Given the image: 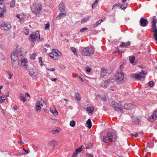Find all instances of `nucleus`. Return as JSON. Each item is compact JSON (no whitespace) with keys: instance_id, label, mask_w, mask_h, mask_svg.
<instances>
[{"instance_id":"34","label":"nucleus","mask_w":157,"mask_h":157,"mask_svg":"<svg viewBox=\"0 0 157 157\" xmlns=\"http://www.w3.org/2000/svg\"><path fill=\"white\" fill-rule=\"evenodd\" d=\"M29 29L26 27H25L24 28L23 32L26 35H28L29 33Z\"/></svg>"},{"instance_id":"42","label":"nucleus","mask_w":157,"mask_h":157,"mask_svg":"<svg viewBox=\"0 0 157 157\" xmlns=\"http://www.w3.org/2000/svg\"><path fill=\"white\" fill-rule=\"evenodd\" d=\"M127 6V4H122L120 6L121 8L122 9H125Z\"/></svg>"},{"instance_id":"8","label":"nucleus","mask_w":157,"mask_h":157,"mask_svg":"<svg viewBox=\"0 0 157 157\" xmlns=\"http://www.w3.org/2000/svg\"><path fill=\"white\" fill-rule=\"evenodd\" d=\"M1 26L3 28V29L6 30H9L12 28L11 25L9 22L2 21L1 23Z\"/></svg>"},{"instance_id":"47","label":"nucleus","mask_w":157,"mask_h":157,"mask_svg":"<svg viewBox=\"0 0 157 157\" xmlns=\"http://www.w3.org/2000/svg\"><path fill=\"white\" fill-rule=\"evenodd\" d=\"M36 53H33V54H32L30 56V58L31 59H34L35 57V56H36Z\"/></svg>"},{"instance_id":"32","label":"nucleus","mask_w":157,"mask_h":157,"mask_svg":"<svg viewBox=\"0 0 157 157\" xmlns=\"http://www.w3.org/2000/svg\"><path fill=\"white\" fill-rule=\"evenodd\" d=\"M6 97L3 95L0 97V103H2L6 99Z\"/></svg>"},{"instance_id":"24","label":"nucleus","mask_w":157,"mask_h":157,"mask_svg":"<svg viewBox=\"0 0 157 157\" xmlns=\"http://www.w3.org/2000/svg\"><path fill=\"white\" fill-rule=\"evenodd\" d=\"M29 75L31 77H36L37 75V73L33 70H31L29 71Z\"/></svg>"},{"instance_id":"46","label":"nucleus","mask_w":157,"mask_h":157,"mask_svg":"<svg viewBox=\"0 0 157 157\" xmlns=\"http://www.w3.org/2000/svg\"><path fill=\"white\" fill-rule=\"evenodd\" d=\"M88 30V28L86 27L83 28L82 29H80V32L82 33L84 32L85 31H86Z\"/></svg>"},{"instance_id":"28","label":"nucleus","mask_w":157,"mask_h":157,"mask_svg":"<svg viewBox=\"0 0 157 157\" xmlns=\"http://www.w3.org/2000/svg\"><path fill=\"white\" fill-rule=\"evenodd\" d=\"M130 44V42L128 41L126 43L122 42L120 46L121 47H127L129 46Z\"/></svg>"},{"instance_id":"51","label":"nucleus","mask_w":157,"mask_h":157,"mask_svg":"<svg viewBox=\"0 0 157 157\" xmlns=\"http://www.w3.org/2000/svg\"><path fill=\"white\" fill-rule=\"evenodd\" d=\"M86 156L88 157H93V155L92 154L89 153H86Z\"/></svg>"},{"instance_id":"59","label":"nucleus","mask_w":157,"mask_h":157,"mask_svg":"<svg viewBox=\"0 0 157 157\" xmlns=\"http://www.w3.org/2000/svg\"><path fill=\"white\" fill-rule=\"evenodd\" d=\"M47 51V49L46 48H44L42 50V52H46Z\"/></svg>"},{"instance_id":"25","label":"nucleus","mask_w":157,"mask_h":157,"mask_svg":"<svg viewBox=\"0 0 157 157\" xmlns=\"http://www.w3.org/2000/svg\"><path fill=\"white\" fill-rule=\"evenodd\" d=\"M86 110L89 113H92L94 110L93 107H88L86 108Z\"/></svg>"},{"instance_id":"13","label":"nucleus","mask_w":157,"mask_h":157,"mask_svg":"<svg viewBox=\"0 0 157 157\" xmlns=\"http://www.w3.org/2000/svg\"><path fill=\"white\" fill-rule=\"evenodd\" d=\"M157 117V111H155L149 117L148 121L150 122H153Z\"/></svg>"},{"instance_id":"18","label":"nucleus","mask_w":157,"mask_h":157,"mask_svg":"<svg viewBox=\"0 0 157 157\" xmlns=\"http://www.w3.org/2000/svg\"><path fill=\"white\" fill-rule=\"evenodd\" d=\"M50 111L51 113L53 114L54 115L56 116L58 114V112L54 107H51Z\"/></svg>"},{"instance_id":"29","label":"nucleus","mask_w":157,"mask_h":157,"mask_svg":"<svg viewBox=\"0 0 157 157\" xmlns=\"http://www.w3.org/2000/svg\"><path fill=\"white\" fill-rule=\"evenodd\" d=\"M132 105L131 104H125L124 105V108L126 109H129L132 107Z\"/></svg>"},{"instance_id":"23","label":"nucleus","mask_w":157,"mask_h":157,"mask_svg":"<svg viewBox=\"0 0 157 157\" xmlns=\"http://www.w3.org/2000/svg\"><path fill=\"white\" fill-rule=\"evenodd\" d=\"M90 18L89 16H88L86 17H84L81 20V22L82 23H86L87 21L89 20Z\"/></svg>"},{"instance_id":"33","label":"nucleus","mask_w":157,"mask_h":157,"mask_svg":"<svg viewBox=\"0 0 157 157\" xmlns=\"http://www.w3.org/2000/svg\"><path fill=\"white\" fill-rule=\"evenodd\" d=\"M56 141L54 140H52L49 141V144L51 146H55L56 145Z\"/></svg>"},{"instance_id":"61","label":"nucleus","mask_w":157,"mask_h":157,"mask_svg":"<svg viewBox=\"0 0 157 157\" xmlns=\"http://www.w3.org/2000/svg\"><path fill=\"white\" fill-rule=\"evenodd\" d=\"M18 143L19 144H20L21 145L24 144V143L21 140H20L19 142H18Z\"/></svg>"},{"instance_id":"60","label":"nucleus","mask_w":157,"mask_h":157,"mask_svg":"<svg viewBox=\"0 0 157 157\" xmlns=\"http://www.w3.org/2000/svg\"><path fill=\"white\" fill-rule=\"evenodd\" d=\"M9 92H7L6 95V96L5 95V97H6V98L7 97H8L9 96Z\"/></svg>"},{"instance_id":"38","label":"nucleus","mask_w":157,"mask_h":157,"mask_svg":"<svg viewBox=\"0 0 157 157\" xmlns=\"http://www.w3.org/2000/svg\"><path fill=\"white\" fill-rule=\"evenodd\" d=\"M82 147L83 148V146H81L80 147H79L76 150V151L78 153L80 152L82 150Z\"/></svg>"},{"instance_id":"4","label":"nucleus","mask_w":157,"mask_h":157,"mask_svg":"<svg viewBox=\"0 0 157 157\" xmlns=\"http://www.w3.org/2000/svg\"><path fill=\"white\" fill-rule=\"evenodd\" d=\"M113 79H109L101 83V86L103 87H106L108 89H113L114 88V82Z\"/></svg>"},{"instance_id":"20","label":"nucleus","mask_w":157,"mask_h":157,"mask_svg":"<svg viewBox=\"0 0 157 157\" xmlns=\"http://www.w3.org/2000/svg\"><path fill=\"white\" fill-rule=\"evenodd\" d=\"M64 3H61L59 4V10L61 12L65 11V8L64 7Z\"/></svg>"},{"instance_id":"1","label":"nucleus","mask_w":157,"mask_h":157,"mask_svg":"<svg viewBox=\"0 0 157 157\" xmlns=\"http://www.w3.org/2000/svg\"><path fill=\"white\" fill-rule=\"evenodd\" d=\"M24 54L22 52L20 49H17V48L11 54L10 57L11 60H19V56H23Z\"/></svg>"},{"instance_id":"7","label":"nucleus","mask_w":157,"mask_h":157,"mask_svg":"<svg viewBox=\"0 0 157 157\" xmlns=\"http://www.w3.org/2000/svg\"><path fill=\"white\" fill-rule=\"evenodd\" d=\"M124 77V75L122 72H118L113 77V80L116 82H120L123 80Z\"/></svg>"},{"instance_id":"58","label":"nucleus","mask_w":157,"mask_h":157,"mask_svg":"<svg viewBox=\"0 0 157 157\" xmlns=\"http://www.w3.org/2000/svg\"><path fill=\"white\" fill-rule=\"evenodd\" d=\"M23 150L25 151V152L27 153V154H28L29 153V152H30V151L29 150H26L24 148H23Z\"/></svg>"},{"instance_id":"36","label":"nucleus","mask_w":157,"mask_h":157,"mask_svg":"<svg viewBox=\"0 0 157 157\" xmlns=\"http://www.w3.org/2000/svg\"><path fill=\"white\" fill-rule=\"evenodd\" d=\"M135 59V57L134 56H132L129 57V60L131 63H133Z\"/></svg>"},{"instance_id":"57","label":"nucleus","mask_w":157,"mask_h":157,"mask_svg":"<svg viewBox=\"0 0 157 157\" xmlns=\"http://www.w3.org/2000/svg\"><path fill=\"white\" fill-rule=\"evenodd\" d=\"M101 99L104 101H105L106 100V98L105 96L101 97Z\"/></svg>"},{"instance_id":"40","label":"nucleus","mask_w":157,"mask_h":157,"mask_svg":"<svg viewBox=\"0 0 157 157\" xmlns=\"http://www.w3.org/2000/svg\"><path fill=\"white\" fill-rule=\"evenodd\" d=\"M71 50L75 55H77L76 49L74 47L71 48Z\"/></svg>"},{"instance_id":"22","label":"nucleus","mask_w":157,"mask_h":157,"mask_svg":"<svg viewBox=\"0 0 157 157\" xmlns=\"http://www.w3.org/2000/svg\"><path fill=\"white\" fill-rule=\"evenodd\" d=\"M101 76L102 77H103L105 75V74H106L107 73V70L105 68H102L101 70Z\"/></svg>"},{"instance_id":"5","label":"nucleus","mask_w":157,"mask_h":157,"mask_svg":"<svg viewBox=\"0 0 157 157\" xmlns=\"http://www.w3.org/2000/svg\"><path fill=\"white\" fill-rule=\"evenodd\" d=\"M40 40V34L39 31H36L34 34H31L29 36V40L34 42L36 39Z\"/></svg>"},{"instance_id":"19","label":"nucleus","mask_w":157,"mask_h":157,"mask_svg":"<svg viewBox=\"0 0 157 157\" xmlns=\"http://www.w3.org/2000/svg\"><path fill=\"white\" fill-rule=\"evenodd\" d=\"M107 135L109 138L110 141L114 142L115 141V139L113 138V136L111 133L108 132L107 133Z\"/></svg>"},{"instance_id":"17","label":"nucleus","mask_w":157,"mask_h":157,"mask_svg":"<svg viewBox=\"0 0 157 157\" xmlns=\"http://www.w3.org/2000/svg\"><path fill=\"white\" fill-rule=\"evenodd\" d=\"M151 31L153 33V36L155 40L157 41V28L151 29Z\"/></svg>"},{"instance_id":"35","label":"nucleus","mask_w":157,"mask_h":157,"mask_svg":"<svg viewBox=\"0 0 157 157\" xmlns=\"http://www.w3.org/2000/svg\"><path fill=\"white\" fill-rule=\"evenodd\" d=\"M15 1L12 0L10 3V6L11 8L14 7L15 6Z\"/></svg>"},{"instance_id":"45","label":"nucleus","mask_w":157,"mask_h":157,"mask_svg":"<svg viewBox=\"0 0 157 157\" xmlns=\"http://www.w3.org/2000/svg\"><path fill=\"white\" fill-rule=\"evenodd\" d=\"M52 132L53 134H55L58 133L59 132V130L56 129L54 130H52Z\"/></svg>"},{"instance_id":"39","label":"nucleus","mask_w":157,"mask_h":157,"mask_svg":"<svg viewBox=\"0 0 157 157\" xmlns=\"http://www.w3.org/2000/svg\"><path fill=\"white\" fill-rule=\"evenodd\" d=\"M70 125L72 127H74L75 125V121H71L70 123Z\"/></svg>"},{"instance_id":"30","label":"nucleus","mask_w":157,"mask_h":157,"mask_svg":"<svg viewBox=\"0 0 157 157\" xmlns=\"http://www.w3.org/2000/svg\"><path fill=\"white\" fill-rule=\"evenodd\" d=\"M66 13H60L59 15H58L56 17V19L57 20H59L60 19L61 17L63 15H64V16H66Z\"/></svg>"},{"instance_id":"52","label":"nucleus","mask_w":157,"mask_h":157,"mask_svg":"<svg viewBox=\"0 0 157 157\" xmlns=\"http://www.w3.org/2000/svg\"><path fill=\"white\" fill-rule=\"evenodd\" d=\"M131 136H134L136 138L138 136V133H136L135 134H134L133 133H132L131 134Z\"/></svg>"},{"instance_id":"16","label":"nucleus","mask_w":157,"mask_h":157,"mask_svg":"<svg viewBox=\"0 0 157 157\" xmlns=\"http://www.w3.org/2000/svg\"><path fill=\"white\" fill-rule=\"evenodd\" d=\"M6 11V7L5 6H3V11H0V17L2 18L4 17V13Z\"/></svg>"},{"instance_id":"11","label":"nucleus","mask_w":157,"mask_h":157,"mask_svg":"<svg viewBox=\"0 0 157 157\" xmlns=\"http://www.w3.org/2000/svg\"><path fill=\"white\" fill-rule=\"evenodd\" d=\"M20 61H21V67L24 70H27L28 68V61L25 59L21 58Z\"/></svg>"},{"instance_id":"9","label":"nucleus","mask_w":157,"mask_h":157,"mask_svg":"<svg viewBox=\"0 0 157 157\" xmlns=\"http://www.w3.org/2000/svg\"><path fill=\"white\" fill-rule=\"evenodd\" d=\"M112 106L114 108L115 110L118 112H120L123 113L122 109L121 107V105L115 101H112L111 103Z\"/></svg>"},{"instance_id":"63","label":"nucleus","mask_w":157,"mask_h":157,"mask_svg":"<svg viewBox=\"0 0 157 157\" xmlns=\"http://www.w3.org/2000/svg\"><path fill=\"white\" fill-rule=\"evenodd\" d=\"M57 80V78H54L52 79L51 80L52 81H56Z\"/></svg>"},{"instance_id":"12","label":"nucleus","mask_w":157,"mask_h":157,"mask_svg":"<svg viewBox=\"0 0 157 157\" xmlns=\"http://www.w3.org/2000/svg\"><path fill=\"white\" fill-rule=\"evenodd\" d=\"M148 24V21L144 17H142L140 21V25L142 27L146 26Z\"/></svg>"},{"instance_id":"27","label":"nucleus","mask_w":157,"mask_h":157,"mask_svg":"<svg viewBox=\"0 0 157 157\" xmlns=\"http://www.w3.org/2000/svg\"><path fill=\"white\" fill-rule=\"evenodd\" d=\"M19 97L20 100L21 101H23L24 102L26 101V99L24 96V94H20Z\"/></svg>"},{"instance_id":"41","label":"nucleus","mask_w":157,"mask_h":157,"mask_svg":"<svg viewBox=\"0 0 157 157\" xmlns=\"http://www.w3.org/2000/svg\"><path fill=\"white\" fill-rule=\"evenodd\" d=\"M50 28V24L48 23H47L45 24V25L44 27L45 30H48Z\"/></svg>"},{"instance_id":"2","label":"nucleus","mask_w":157,"mask_h":157,"mask_svg":"<svg viewBox=\"0 0 157 157\" xmlns=\"http://www.w3.org/2000/svg\"><path fill=\"white\" fill-rule=\"evenodd\" d=\"M94 52L93 47H87L83 48L81 51V53L83 56H89L93 55Z\"/></svg>"},{"instance_id":"49","label":"nucleus","mask_w":157,"mask_h":157,"mask_svg":"<svg viewBox=\"0 0 157 157\" xmlns=\"http://www.w3.org/2000/svg\"><path fill=\"white\" fill-rule=\"evenodd\" d=\"M148 85L150 87H152L153 86V82L152 81L148 83Z\"/></svg>"},{"instance_id":"64","label":"nucleus","mask_w":157,"mask_h":157,"mask_svg":"<svg viewBox=\"0 0 157 157\" xmlns=\"http://www.w3.org/2000/svg\"><path fill=\"white\" fill-rule=\"evenodd\" d=\"M60 67H61V68L62 69L65 68V66L63 65H62L60 66Z\"/></svg>"},{"instance_id":"43","label":"nucleus","mask_w":157,"mask_h":157,"mask_svg":"<svg viewBox=\"0 0 157 157\" xmlns=\"http://www.w3.org/2000/svg\"><path fill=\"white\" fill-rule=\"evenodd\" d=\"M98 2H97L95 1V2L92 5V8L93 9H94L95 8V7L97 6Z\"/></svg>"},{"instance_id":"55","label":"nucleus","mask_w":157,"mask_h":157,"mask_svg":"<svg viewBox=\"0 0 157 157\" xmlns=\"http://www.w3.org/2000/svg\"><path fill=\"white\" fill-rule=\"evenodd\" d=\"M86 71L87 72H90V71L91 69L89 67H86Z\"/></svg>"},{"instance_id":"26","label":"nucleus","mask_w":157,"mask_h":157,"mask_svg":"<svg viewBox=\"0 0 157 157\" xmlns=\"http://www.w3.org/2000/svg\"><path fill=\"white\" fill-rule=\"evenodd\" d=\"M103 141L105 143H108L110 141L109 137L107 136H103Z\"/></svg>"},{"instance_id":"31","label":"nucleus","mask_w":157,"mask_h":157,"mask_svg":"<svg viewBox=\"0 0 157 157\" xmlns=\"http://www.w3.org/2000/svg\"><path fill=\"white\" fill-rule=\"evenodd\" d=\"M75 98L78 101H80L81 98L79 94L76 93L75 94Z\"/></svg>"},{"instance_id":"3","label":"nucleus","mask_w":157,"mask_h":157,"mask_svg":"<svg viewBox=\"0 0 157 157\" xmlns=\"http://www.w3.org/2000/svg\"><path fill=\"white\" fill-rule=\"evenodd\" d=\"M41 5L36 3L33 4L31 8L32 12L37 16H39V14L41 12Z\"/></svg>"},{"instance_id":"6","label":"nucleus","mask_w":157,"mask_h":157,"mask_svg":"<svg viewBox=\"0 0 157 157\" xmlns=\"http://www.w3.org/2000/svg\"><path fill=\"white\" fill-rule=\"evenodd\" d=\"M147 74V73H145L144 71H142L139 74H133L131 75V77L136 79L139 80L141 78H144L145 75Z\"/></svg>"},{"instance_id":"48","label":"nucleus","mask_w":157,"mask_h":157,"mask_svg":"<svg viewBox=\"0 0 157 157\" xmlns=\"http://www.w3.org/2000/svg\"><path fill=\"white\" fill-rule=\"evenodd\" d=\"M100 21H97L96 23L94 25V27H97L98 25L100 24L101 23V22H100Z\"/></svg>"},{"instance_id":"15","label":"nucleus","mask_w":157,"mask_h":157,"mask_svg":"<svg viewBox=\"0 0 157 157\" xmlns=\"http://www.w3.org/2000/svg\"><path fill=\"white\" fill-rule=\"evenodd\" d=\"M19 60H11L12 67L13 68H17L19 65Z\"/></svg>"},{"instance_id":"14","label":"nucleus","mask_w":157,"mask_h":157,"mask_svg":"<svg viewBox=\"0 0 157 157\" xmlns=\"http://www.w3.org/2000/svg\"><path fill=\"white\" fill-rule=\"evenodd\" d=\"M151 29L157 28L156 24L157 23V19L155 16H153L152 18Z\"/></svg>"},{"instance_id":"53","label":"nucleus","mask_w":157,"mask_h":157,"mask_svg":"<svg viewBox=\"0 0 157 157\" xmlns=\"http://www.w3.org/2000/svg\"><path fill=\"white\" fill-rule=\"evenodd\" d=\"M120 5V3H118L115 4L113 6V8L112 9L115 7H116V6L118 7V6H119Z\"/></svg>"},{"instance_id":"56","label":"nucleus","mask_w":157,"mask_h":157,"mask_svg":"<svg viewBox=\"0 0 157 157\" xmlns=\"http://www.w3.org/2000/svg\"><path fill=\"white\" fill-rule=\"evenodd\" d=\"M2 110V113L4 116H6L5 115V110H4V109H2V108H1Z\"/></svg>"},{"instance_id":"37","label":"nucleus","mask_w":157,"mask_h":157,"mask_svg":"<svg viewBox=\"0 0 157 157\" xmlns=\"http://www.w3.org/2000/svg\"><path fill=\"white\" fill-rule=\"evenodd\" d=\"M36 109L37 110H40L41 109L39 102H37L36 103Z\"/></svg>"},{"instance_id":"50","label":"nucleus","mask_w":157,"mask_h":157,"mask_svg":"<svg viewBox=\"0 0 157 157\" xmlns=\"http://www.w3.org/2000/svg\"><path fill=\"white\" fill-rule=\"evenodd\" d=\"M46 69L47 70H48V71H55V69L54 68H50V69L46 68Z\"/></svg>"},{"instance_id":"62","label":"nucleus","mask_w":157,"mask_h":157,"mask_svg":"<svg viewBox=\"0 0 157 157\" xmlns=\"http://www.w3.org/2000/svg\"><path fill=\"white\" fill-rule=\"evenodd\" d=\"M37 102H39V103H40V106H43V104L41 103V101H38Z\"/></svg>"},{"instance_id":"44","label":"nucleus","mask_w":157,"mask_h":157,"mask_svg":"<svg viewBox=\"0 0 157 157\" xmlns=\"http://www.w3.org/2000/svg\"><path fill=\"white\" fill-rule=\"evenodd\" d=\"M39 62L40 63V65L41 66H43V62L42 61V58L41 57H40L39 58Z\"/></svg>"},{"instance_id":"10","label":"nucleus","mask_w":157,"mask_h":157,"mask_svg":"<svg viewBox=\"0 0 157 157\" xmlns=\"http://www.w3.org/2000/svg\"><path fill=\"white\" fill-rule=\"evenodd\" d=\"M52 51V52L49 54V56L52 59H53V56H51V55L55 56H58L59 58H61L62 57L61 53L58 50L54 49Z\"/></svg>"},{"instance_id":"54","label":"nucleus","mask_w":157,"mask_h":157,"mask_svg":"<svg viewBox=\"0 0 157 157\" xmlns=\"http://www.w3.org/2000/svg\"><path fill=\"white\" fill-rule=\"evenodd\" d=\"M78 154V153L76 151H75L73 153V155H72V157H75Z\"/></svg>"},{"instance_id":"21","label":"nucleus","mask_w":157,"mask_h":157,"mask_svg":"<svg viewBox=\"0 0 157 157\" xmlns=\"http://www.w3.org/2000/svg\"><path fill=\"white\" fill-rule=\"evenodd\" d=\"M86 126L89 128H90L92 126L91 121L90 119L87 120L86 124Z\"/></svg>"}]
</instances>
